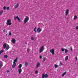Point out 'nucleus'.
Here are the masks:
<instances>
[{
  "instance_id": "obj_1",
  "label": "nucleus",
  "mask_w": 78,
  "mask_h": 78,
  "mask_svg": "<svg viewBox=\"0 0 78 78\" xmlns=\"http://www.w3.org/2000/svg\"><path fill=\"white\" fill-rule=\"evenodd\" d=\"M17 61V58H16L15 60H14L13 62V64L12 66V67L13 68H14L15 67V66H16V63Z\"/></svg>"
},
{
  "instance_id": "obj_2",
  "label": "nucleus",
  "mask_w": 78,
  "mask_h": 78,
  "mask_svg": "<svg viewBox=\"0 0 78 78\" xmlns=\"http://www.w3.org/2000/svg\"><path fill=\"white\" fill-rule=\"evenodd\" d=\"M6 24L7 25H11L12 23H11V20L10 19H8L7 21Z\"/></svg>"
},
{
  "instance_id": "obj_3",
  "label": "nucleus",
  "mask_w": 78,
  "mask_h": 78,
  "mask_svg": "<svg viewBox=\"0 0 78 78\" xmlns=\"http://www.w3.org/2000/svg\"><path fill=\"white\" fill-rule=\"evenodd\" d=\"M16 19H17L18 21H19V22H21V20H20V18H19V16H17L16 17H14V20H16Z\"/></svg>"
},
{
  "instance_id": "obj_4",
  "label": "nucleus",
  "mask_w": 78,
  "mask_h": 78,
  "mask_svg": "<svg viewBox=\"0 0 78 78\" xmlns=\"http://www.w3.org/2000/svg\"><path fill=\"white\" fill-rule=\"evenodd\" d=\"M29 20V17H28V16H26V18L24 19V23H27V22Z\"/></svg>"
},
{
  "instance_id": "obj_5",
  "label": "nucleus",
  "mask_w": 78,
  "mask_h": 78,
  "mask_svg": "<svg viewBox=\"0 0 78 78\" xmlns=\"http://www.w3.org/2000/svg\"><path fill=\"white\" fill-rule=\"evenodd\" d=\"M44 47L43 46H42L40 48V53H42V51H43V50H44Z\"/></svg>"
},
{
  "instance_id": "obj_6",
  "label": "nucleus",
  "mask_w": 78,
  "mask_h": 78,
  "mask_svg": "<svg viewBox=\"0 0 78 78\" xmlns=\"http://www.w3.org/2000/svg\"><path fill=\"white\" fill-rule=\"evenodd\" d=\"M47 77H48V75L47 74L42 75V78H47Z\"/></svg>"
},
{
  "instance_id": "obj_7",
  "label": "nucleus",
  "mask_w": 78,
  "mask_h": 78,
  "mask_svg": "<svg viewBox=\"0 0 78 78\" xmlns=\"http://www.w3.org/2000/svg\"><path fill=\"white\" fill-rule=\"evenodd\" d=\"M50 52L52 54V55H54V53H55V51H54V49H51L50 50Z\"/></svg>"
},
{
  "instance_id": "obj_8",
  "label": "nucleus",
  "mask_w": 78,
  "mask_h": 78,
  "mask_svg": "<svg viewBox=\"0 0 78 78\" xmlns=\"http://www.w3.org/2000/svg\"><path fill=\"white\" fill-rule=\"evenodd\" d=\"M69 10L68 9H67L66 12H65V15L66 16H67L69 14Z\"/></svg>"
},
{
  "instance_id": "obj_9",
  "label": "nucleus",
  "mask_w": 78,
  "mask_h": 78,
  "mask_svg": "<svg viewBox=\"0 0 78 78\" xmlns=\"http://www.w3.org/2000/svg\"><path fill=\"white\" fill-rule=\"evenodd\" d=\"M22 69L21 68L18 69L19 74H20V73H22Z\"/></svg>"
},
{
  "instance_id": "obj_10",
  "label": "nucleus",
  "mask_w": 78,
  "mask_h": 78,
  "mask_svg": "<svg viewBox=\"0 0 78 78\" xmlns=\"http://www.w3.org/2000/svg\"><path fill=\"white\" fill-rule=\"evenodd\" d=\"M42 31V30H41V29H40V28H37V31L38 33H40V32H41V31Z\"/></svg>"
},
{
  "instance_id": "obj_11",
  "label": "nucleus",
  "mask_w": 78,
  "mask_h": 78,
  "mask_svg": "<svg viewBox=\"0 0 78 78\" xmlns=\"http://www.w3.org/2000/svg\"><path fill=\"white\" fill-rule=\"evenodd\" d=\"M3 62L2 61H0V67L1 68L2 66H3Z\"/></svg>"
},
{
  "instance_id": "obj_12",
  "label": "nucleus",
  "mask_w": 78,
  "mask_h": 78,
  "mask_svg": "<svg viewBox=\"0 0 78 78\" xmlns=\"http://www.w3.org/2000/svg\"><path fill=\"white\" fill-rule=\"evenodd\" d=\"M12 41L13 44H14L16 42V40L14 38L12 39Z\"/></svg>"
},
{
  "instance_id": "obj_13",
  "label": "nucleus",
  "mask_w": 78,
  "mask_h": 78,
  "mask_svg": "<svg viewBox=\"0 0 78 78\" xmlns=\"http://www.w3.org/2000/svg\"><path fill=\"white\" fill-rule=\"evenodd\" d=\"M40 65V63H39V62L37 63L36 64V67H39Z\"/></svg>"
},
{
  "instance_id": "obj_14",
  "label": "nucleus",
  "mask_w": 78,
  "mask_h": 78,
  "mask_svg": "<svg viewBox=\"0 0 78 78\" xmlns=\"http://www.w3.org/2000/svg\"><path fill=\"white\" fill-rule=\"evenodd\" d=\"M77 18H78V17H77V16L75 15L74 16L73 20H76V19H77Z\"/></svg>"
},
{
  "instance_id": "obj_15",
  "label": "nucleus",
  "mask_w": 78,
  "mask_h": 78,
  "mask_svg": "<svg viewBox=\"0 0 78 78\" xmlns=\"http://www.w3.org/2000/svg\"><path fill=\"white\" fill-rule=\"evenodd\" d=\"M3 32L4 34H6L7 33V31H6V30H3Z\"/></svg>"
},
{
  "instance_id": "obj_16",
  "label": "nucleus",
  "mask_w": 78,
  "mask_h": 78,
  "mask_svg": "<svg viewBox=\"0 0 78 78\" xmlns=\"http://www.w3.org/2000/svg\"><path fill=\"white\" fill-rule=\"evenodd\" d=\"M9 48V46L8 44L7 45V46H6V50H8Z\"/></svg>"
},
{
  "instance_id": "obj_17",
  "label": "nucleus",
  "mask_w": 78,
  "mask_h": 78,
  "mask_svg": "<svg viewBox=\"0 0 78 78\" xmlns=\"http://www.w3.org/2000/svg\"><path fill=\"white\" fill-rule=\"evenodd\" d=\"M18 6H19V4H17L14 6L15 8H17L18 7Z\"/></svg>"
},
{
  "instance_id": "obj_18",
  "label": "nucleus",
  "mask_w": 78,
  "mask_h": 78,
  "mask_svg": "<svg viewBox=\"0 0 78 78\" xmlns=\"http://www.w3.org/2000/svg\"><path fill=\"white\" fill-rule=\"evenodd\" d=\"M66 72H64L63 73H62V77H63L65 75H66Z\"/></svg>"
},
{
  "instance_id": "obj_19",
  "label": "nucleus",
  "mask_w": 78,
  "mask_h": 78,
  "mask_svg": "<svg viewBox=\"0 0 78 78\" xmlns=\"http://www.w3.org/2000/svg\"><path fill=\"white\" fill-rule=\"evenodd\" d=\"M69 59V56H66L65 57V61H67Z\"/></svg>"
},
{
  "instance_id": "obj_20",
  "label": "nucleus",
  "mask_w": 78,
  "mask_h": 78,
  "mask_svg": "<svg viewBox=\"0 0 78 78\" xmlns=\"http://www.w3.org/2000/svg\"><path fill=\"white\" fill-rule=\"evenodd\" d=\"M3 10H1L0 12V16L1 15H2V14L3 13Z\"/></svg>"
},
{
  "instance_id": "obj_21",
  "label": "nucleus",
  "mask_w": 78,
  "mask_h": 78,
  "mask_svg": "<svg viewBox=\"0 0 78 78\" xmlns=\"http://www.w3.org/2000/svg\"><path fill=\"white\" fill-rule=\"evenodd\" d=\"M22 66V64H20L18 66V68H21Z\"/></svg>"
},
{
  "instance_id": "obj_22",
  "label": "nucleus",
  "mask_w": 78,
  "mask_h": 78,
  "mask_svg": "<svg viewBox=\"0 0 78 78\" xmlns=\"http://www.w3.org/2000/svg\"><path fill=\"white\" fill-rule=\"evenodd\" d=\"M6 44H4L3 45V47L4 48H6Z\"/></svg>"
},
{
  "instance_id": "obj_23",
  "label": "nucleus",
  "mask_w": 78,
  "mask_h": 78,
  "mask_svg": "<svg viewBox=\"0 0 78 78\" xmlns=\"http://www.w3.org/2000/svg\"><path fill=\"white\" fill-rule=\"evenodd\" d=\"M64 50H65V53H67V52H68V50H67L66 49H64Z\"/></svg>"
},
{
  "instance_id": "obj_24",
  "label": "nucleus",
  "mask_w": 78,
  "mask_h": 78,
  "mask_svg": "<svg viewBox=\"0 0 78 78\" xmlns=\"http://www.w3.org/2000/svg\"><path fill=\"white\" fill-rule=\"evenodd\" d=\"M54 67L55 68H57V67H58V66L56 64H55Z\"/></svg>"
},
{
  "instance_id": "obj_25",
  "label": "nucleus",
  "mask_w": 78,
  "mask_h": 78,
  "mask_svg": "<svg viewBox=\"0 0 78 78\" xmlns=\"http://www.w3.org/2000/svg\"><path fill=\"white\" fill-rule=\"evenodd\" d=\"M3 51H4V50H1V51H0V55H1V53H3Z\"/></svg>"
},
{
  "instance_id": "obj_26",
  "label": "nucleus",
  "mask_w": 78,
  "mask_h": 78,
  "mask_svg": "<svg viewBox=\"0 0 78 78\" xmlns=\"http://www.w3.org/2000/svg\"><path fill=\"white\" fill-rule=\"evenodd\" d=\"M30 51V49H29V48H28L27 50V52L28 53H29V52Z\"/></svg>"
},
{
  "instance_id": "obj_27",
  "label": "nucleus",
  "mask_w": 78,
  "mask_h": 78,
  "mask_svg": "<svg viewBox=\"0 0 78 78\" xmlns=\"http://www.w3.org/2000/svg\"><path fill=\"white\" fill-rule=\"evenodd\" d=\"M5 58H8V55H4Z\"/></svg>"
},
{
  "instance_id": "obj_28",
  "label": "nucleus",
  "mask_w": 78,
  "mask_h": 78,
  "mask_svg": "<svg viewBox=\"0 0 78 78\" xmlns=\"http://www.w3.org/2000/svg\"><path fill=\"white\" fill-rule=\"evenodd\" d=\"M28 62H25V66H28Z\"/></svg>"
},
{
  "instance_id": "obj_29",
  "label": "nucleus",
  "mask_w": 78,
  "mask_h": 78,
  "mask_svg": "<svg viewBox=\"0 0 78 78\" xmlns=\"http://www.w3.org/2000/svg\"><path fill=\"white\" fill-rule=\"evenodd\" d=\"M9 36H11V32H9Z\"/></svg>"
},
{
  "instance_id": "obj_30",
  "label": "nucleus",
  "mask_w": 78,
  "mask_h": 78,
  "mask_svg": "<svg viewBox=\"0 0 78 78\" xmlns=\"http://www.w3.org/2000/svg\"><path fill=\"white\" fill-rule=\"evenodd\" d=\"M6 7L5 6L3 7V9L4 10H6Z\"/></svg>"
},
{
  "instance_id": "obj_31",
  "label": "nucleus",
  "mask_w": 78,
  "mask_h": 78,
  "mask_svg": "<svg viewBox=\"0 0 78 78\" xmlns=\"http://www.w3.org/2000/svg\"><path fill=\"white\" fill-rule=\"evenodd\" d=\"M37 29V28L35 27L34 30V31H35V33H36V30Z\"/></svg>"
},
{
  "instance_id": "obj_32",
  "label": "nucleus",
  "mask_w": 78,
  "mask_h": 78,
  "mask_svg": "<svg viewBox=\"0 0 78 78\" xmlns=\"http://www.w3.org/2000/svg\"><path fill=\"white\" fill-rule=\"evenodd\" d=\"M6 9H7V10H9V7H6Z\"/></svg>"
},
{
  "instance_id": "obj_33",
  "label": "nucleus",
  "mask_w": 78,
  "mask_h": 78,
  "mask_svg": "<svg viewBox=\"0 0 78 78\" xmlns=\"http://www.w3.org/2000/svg\"><path fill=\"white\" fill-rule=\"evenodd\" d=\"M62 65V63H60L59 65V66H61Z\"/></svg>"
},
{
  "instance_id": "obj_34",
  "label": "nucleus",
  "mask_w": 78,
  "mask_h": 78,
  "mask_svg": "<svg viewBox=\"0 0 78 78\" xmlns=\"http://www.w3.org/2000/svg\"><path fill=\"white\" fill-rule=\"evenodd\" d=\"M61 50L62 51H64V49L62 48L61 49Z\"/></svg>"
},
{
  "instance_id": "obj_35",
  "label": "nucleus",
  "mask_w": 78,
  "mask_h": 78,
  "mask_svg": "<svg viewBox=\"0 0 78 78\" xmlns=\"http://www.w3.org/2000/svg\"><path fill=\"white\" fill-rule=\"evenodd\" d=\"M45 58H44L43 59V62H45Z\"/></svg>"
},
{
  "instance_id": "obj_36",
  "label": "nucleus",
  "mask_w": 78,
  "mask_h": 78,
  "mask_svg": "<svg viewBox=\"0 0 78 78\" xmlns=\"http://www.w3.org/2000/svg\"><path fill=\"white\" fill-rule=\"evenodd\" d=\"M35 74H37V71H36L35 72Z\"/></svg>"
},
{
  "instance_id": "obj_37",
  "label": "nucleus",
  "mask_w": 78,
  "mask_h": 78,
  "mask_svg": "<svg viewBox=\"0 0 78 78\" xmlns=\"http://www.w3.org/2000/svg\"><path fill=\"white\" fill-rule=\"evenodd\" d=\"M75 28H76V30H78V26L76 27Z\"/></svg>"
},
{
  "instance_id": "obj_38",
  "label": "nucleus",
  "mask_w": 78,
  "mask_h": 78,
  "mask_svg": "<svg viewBox=\"0 0 78 78\" xmlns=\"http://www.w3.org/2000/svg\"><path fill=\"white\" fill-rule=\"evenodd\" d=\"M31 40L33 41V40H34V38H33V37H31Z\"/></svg>"
},
{
  "instance_id": "obj_39",
  "label": "nucleus",
  "mask_w": 78,
  "mask_h": 78,
  "mask_svg": "<svg viewBox=\"0 0 78 78\" xmlns=\"http://www.w3.org/2000/svg\"><path fill=\"white\" fill-rule=\"evenodd\" d=\"M75 59H76V61H77V57H75Z\"/></svg>"
},
{
  "instance_id": "obj_40",
  "label": "nucleus",
  "mask_w": 78,
  "mask_h": 78,
  "mask_svg": "<svg viewBox=\"0 0 78 78\" xmlns=\"http://www.w3.org/2000/svg\"><path fill=\"white\" fill-rule=\"evenodd\" d=\"M42 56L40 55V59H42Z\"/></svg>"
},
{
  "instance_id": "obj_41",
  "label": "nucleus",
  "mask_w": 78,
  "mask_h": 78,
  "mask_svg": "<svg viewBox=\"0 0 78 78\" xmlns=\"http://www.w3.org/2000/svg\"><path fill=\"white\" fill-rule=\"evenodd\" d=\"M7 72L8 73V72H9V70H8L7 71Z\"/></svg>"
},
{
  "instance_id": "obj_42",
  "label": "nucleus",
  "mask_w": 78,
  "mask_h": 78,
  "mask_svg": "<svg viewBox=\"0 0 78 78\" xmlns=\"http://www.w3.org/2000/svg\"><path fill=\"white\" fill-rule=\"evenodd\" d=\"M71 51H72V48H71Z\"/></svg>"
},
{
  "instance_id": "obj_43",
  "label": "nucleus",
  "mask_w": 78,
  "mask_h": 78,
  "mask_svg": "<svg viewBox=\"0 0 78 78\" xmlns=\"http://www.w3.org/2000/svg\"><path fill=\"white\" fill-rule=\"evenodd\" d=\"M7 35H8V34H6V36H7Z\"/></svg>"
}]
</instances>
